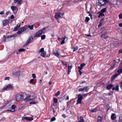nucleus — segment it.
<instances>
[{
  "mask_svg": "<svg viewBox=\"0 0 122 122\" xmlns=\"http://www.w3.org/2000/svg\"><path fill=\"white\" fill-rule=\"evenodd\" d=\"M120 68H121L119 69L117 71V72L119 73V74H118L117 73H116L112 76L111 79V81H113L116 77L118 75H119L121 73H122V61H121L120 64Z\"/></svg>",
  "mask_w": 122,
  "mask_h": 122,
  "instance_id": "1",
  "label": "nucleus"
},
{
  "mask_svg": "<svg viewBox=\"0 0 122 122\" xmlns=\"http://www.w3.org/2000/svg\"><path fill=\"white\" fill-rule=\"evenodd\" d=\"M17 36V34H15L13 35H10L9 36H7L6 37H4L5 36H4V37L2 39V41H3L4 42L6 41H9V40H8V39L9 38H11L12 37H15Z\"/></svg>",
  "mask_w": 122,
  "mask_h": 122,
  "instance_id": "2",
  "label": "nucleus"
},
{
  "mask_svg": "<svg viewBox=\"0 0 122 122\" xmlns=\"http://www.w3.org/2000/svg\"><path fill=\"white\" fill-rule=\"evenodd\" d=\"M23 98V95L22 94L19 93L17 95L16 100L17 101H20Z\"/></svg>",
  "mask_w": 122,
  "mask_h": 122,
  "instance_id": "3",
  "label": "nucleus"
},
{
  "mask_svg": "<svg viewBox=\"0 0 122 122\" xmlns=\"http://www.w3.org/2000/svg\"><path fill=\"white\" fill-rule=\"evenodd\" d=\"M77 97L78 99L77 101V102L76 104V105H77L78 104H81V101L83 98L82 96L80 94L78 95Z\"/></svg>",
  "mask_w": 122,
  "mask_h": 122,
  "instance_id": "4",
  "label": "nucleus"
},
{
  "mask_svg": "<svg viewBox=\"0 0 122 122\" xmlns=\"http://www.w3.org/2000/svg\"><path fill=\"white\" fill-rule=\"evenodd\" d=\"M105 2L103 0H99L97 2V5L100 6H101L106 5Z\"/></svg>",
  "mask_w": 122,
  "mask_h": 122,
  "instance_id": "5",
  "label": "nucleus"
},
{
  "mask_svg": "<svg viewBox=\"0 0 122 122\" xmlns=\"http://www.w3.org/2000/svg\"><path fill=\"white\" fill-rule=\"evenodd\" d=\"M33 40V37L31 36H30L29 37L28 39L27 40L26 42L25 43L23 47H24V46L27 45L31 41Z\"/></svg>",
  "mask_w": 122,
  "mask_h": 122,
  "instance_id": "6",
  "label": "nucleus"
},
{
  "mask_svg": "<svg viewBox=\"0 0 122 122\" xmlns=\"http://www.w3.org/2000/svg\"><path fill=\"white\" fill-rule=\"evenodd\" d=\"M26 29V28L24 27H22L19 29L18 31L17 32V33L18 35H20L23 32L25 31Z\"/></svg>",
  "mask_w": 122,
  "mask_h": 122,
  "instance_id": "7",
  "label": "nucleus"
},
{
  "mask_svg": "<svg viewBox=\"0 0 122 122\" xmlns=\"http://www.w3.org/2000/svg\"><path fill=\"white\" fill-rule=\"evenodd\" d=\"M42 33L40 30L36 32L35 34V35L34 36V37H40L42 36Z\"/></svg>",
  "mask_w": 122,
  "mask_h": 122,
  "instance_id": "8",
  "label": "nucleus"
},
{
  "mask_svg": "<svg viewBox=\"0 0 122 122\" xmlns=\"http://www.w3.org/2000/svg\"><path fill=\"white\" fill-rule=\"evenodd\" d=\"M11 9L14 14H16L18 10L17 7L15 6H12L11 7Z\"/></svg>",
  "mask_w": 122,
  "mask_h": 122,
  "instance_id": "9",
  "label": "nucleus"
},
{
  "mask_svg": "<svg viewBox=\"0 0 122 122\" xmlns=\"http://www.w3.org/2000/svg\"><path fill=\"white\" fill-rule=\"evenodd\" d=\"M22 120H25L29 121H31L33 120V118L32 117H22Z\"/></svg>",
  "mask_w": 122,
  "mask_h": 122,
  "instance_id": "10",
  "label": "nucleus"
},
{
  "mask_svg": "<svg viewBox=\"0 0 122 122\" xmlns=\"http://www.w3.org/2000/svg\"><path fill=\"white\" fill-rule=\"evenodd\" d=\"M100 37L102 39L103 38L106 39L108 38V36L107 35V33L106 32H104L101 36Z\"/></svg>",
  "mask_w": 122,
  "mask_h": 122,
  "instance_id": "11",
  "label": "nucleus"
},
{
  "mask_svg": "<svg viewBox=\"0 0 122 122\" xmlns=\"http://www.w3.org/2000/svg\"><path fill=\"white\" fill-rule=\"evenodd\" d=\"M61 14V12H58L55 15V18L56 19H58L59 18H62Z\"/></svg>",
  "mask_w": 122,
  "mask_h": 122,
  "instance_id": "12",
  "label": "nucleus"
},
{
  "mask_svg": "<svg viewBox=\"0 0 122 122\" xmlns=\"http://www.w3.org/2000/svg\"><path fill=\"white\" fill-rule=\"evenodd\" d=\"M12 87L13 86L9 84L5 86V87H4L2 89V90H8L9 89L12 88Z\"/></svg>",
  "mask_w": 122,
  "mask_h": 122,
  "instance_id": "13",
  "label": "nucleus"
},
{
  "mask_svg": "<svg viewBox=\"0 0 122 122\" xmlns=\"http://www.w3.org/2000/svg\"><path fill=\"white\" fill-rule=\"evenodd\" d=\"M88 87L87 86H85L83 88H80L78 91L79 92H82L85 90V91L86 92H87L88 91L89 89H87Z\"/></svg>",
  "mask_w": 122,
  "mask_h": 122,
  "instance_id": "14",
  "label": "nucleus"
},
{
  "mask_svg": "<svg viewBox=\"0 0 122 122\" xmlns=\"http://www.w3.org/2000/svg\"><path fill=\"white\" fill-rule=\"evenodd\" d=\"M9 19H5L3 22V26L7 25L9 23Z\"/></svg>",
  "mask_w": 122,
  "mask_h": 122,
  "instance_id": "15",
  "label": "nucleus"
},
{
  "mask_svg": "<svg viewBox=\"0 0 122 122\" xmlns=\"http://www.w3.org/2000/svg\"><path fill=\"white\" fill-rule=\"evenodd\" d=\"M16 106L14 105H12L11 106V108L12 109L8 110H7L8 111H10L12 112H14L15 111V107Z\"/></svg>",
  "mask_w": 122,
  "mask_h": 122,
  "instance_id": "16",
  "label": "nucleus"
},
{
  "mask_svg": "<svg viewBox=\"0 0 122 122\" xmlns=\"http://www.w3.org/2000/svg\"><path fill=\"white\" fill-rule=\"evenodd\" d=\"M53 54L57 56H59L60 55L59 52L57 50H55V51L53 52Z\"/></svg>",
  "mask_w": 122,
  "mask_h": 122,
  "instance_id": "17",
  "label": "nucleus"
},
{
  "mask_svg": "<svg viewBox=\"0 0 122 122\" xmlns=\"http://www.w3.org/2000/svg\"><path fill=\"white\" fill-rule=\"evenodd\" d=\"M20 71H18L14 72H13V74L15 76H18L20 75Z\"/></svg>",
  "mask_w": 122,
  "mask_h": 122,
  "instance_id": "18",
  "label": "nucleus"
},
{
  "mask_svg": "<svg viewBox=\"0 0 122 122\" xmlns=\"http://www.w3.org/2000/svg\"><path fill=\"white\" fill-rule=\"evenodd\" d=\"M20 24L19 23L13 29L14 31H16L17 30V29H18L19 27H20Z\"/></svg>",
  "mask_w": 122,
  "mask_h": 122,
  "instance_id": "19",
  "label": "nucleus"
},
{
  "mask_svg": "<svg viewBox=\"0 0 122 122\" xmlns=\"http://www.w3.org/2000/svg\"><path fill=\"white\" fill-rule=\"evenodd\" d=\"M116 118V114L115 113H113L112 114L111 116V118L112 120H114Z\"/></svg>",
  "mask_w": 122,
  "mask_h": 122,
  "instance_id": "20",
  "label": "nucleus"
},
{
  "mask_svg": "<svg viewBox=\"0 0 122 122\" xmlns=\"http://www.w3.org/2000/svg\"><path fill=\"white\" fill-rule=\"evenodd\" d=\"M113 86L112 85L109 84L107 86V88L108 90L111 89L113 87Z\"/></svg>",
  "mask_w": 122,
  "mask_h": 122,
  "instance_id": "21",
  "label": "nucleus"
},
{
  "mask_svg": "<svg viewBox=\"0 0 122 122\" xmlns=\"http://www.w3.org/2000/svg\"><path fill=\"white\" fill-rule=\"evenodd\" d=\"M47 28H48L47 27H44L43 28L41 29L40 30H41L42 33H43L45 32L46 31L47 29Z\"/></svg>",
  "mask_w": 122,
  "mask_h": 122,
  "instance_id": "22",
  "label": "nucleus"
},
{
  "mask_svg": "<svg viewBox=\"0 0 122 122\" xmlns=\"http://www.w3.org/2000/svg\"><path fill=\"white\" fill-rule=\"evenodd\" d=\"M86 65V64L85 63H83L80 65V66H79L78 68L80 70H81L82 69V67Z\"/></svg>",
  "mask_w": 122,
  "mask_h": 122,
  "instance_id": "23",
  "label": "nucleus"
},
{
  "mask_svg": "<svg viewBox=\"0 0 122 122\" xmlns=\"http://www.w3.org/2000/svg\"><path fill=\"white\" fill-rule=\"evenodd\" d=\"M30 98L31 100H33L36 98V96L34 94H31L30 95Z\"/></svg>",
  "mask_w": 122,
  "mask_h": 122,
  "instance_id": "24",
  "label": "nucleus"
},
{
  "mask_svg": "<svg viewBox=\"0 0 122 122\" xmlns=\"http://www.w3.org/2000/svg\"><path fill=\"white\" fill-rule=\"evenodd\" d=\"M99 13V14L98 15V18H100L101 16L102 17L103 16H105L104 14L103 13H102L101 12H98L97 13Z\"/></svg>",
  "mask_w": 122,
  "mask_h": 122,
  "instance_id": "25",
  "label": "nucleus"
},
{
  "mask_svg": "<svg viewBox=\"0 0 122 122\" xmlns=\"http://www.w3.org/2000/svg\"><path fill=\"white\" fill-rule=\"evenodd\" d=\"M97 122H102V118L100 116H99L97 118Z\"/></svg>",
  "mask_w": 122,
  "mask_h": 122,
  "instance_id": "26",
  "label": "nucleus"
},
{
  "mask_svg": "<svg viewBox=\"0 0 122 122\" xmlns=\"http://www.w3.org/2000/svg\"><path fill=\"white\" fill-rule=\"evenodd\" d=\"M46 54V52H44L41 53V56L44 57H46L45 55Z\"/></svg>",
  "mask_w": 122,
  "mask_h": 122,
  "instance_id": "27",
  "label": "nucleus"
},
{
  "mask_svg": "<svg viewBox=\"0 0 122 122\" xmlns=\"http://www.w3.org/2000/svg\"><path fill=\"white\" fill-rule=\"evenodd\" d=\"M107 9L106 8H104L102 9L101 11V12L102 13H104L106 12V10Z\"/></svg>",
  "mask_w": 122,
  "mask_h": 122,
  "instance_id": "28",
  "label": "nucleus"
},
{
  "mask_svg": "<svg viewBox=\"0 0 122 122\" xmlns=\"http://www.w3.org/2000/svg\"><path fill=\"white\" fill-rule=\"evenodd\" d=\"M30 95L28 96L25 99V100L27 101L31 100V99L30 98Z\"/></svg>",
  "mask_w": 122,
  "mask_h": 122,
  "instance_id": "29",
  "label": "nucleus"
},
{
  "mask_svg": "<svg viewBox=\"0 0 122 122\" xmlns=\"http://www.w3.org/2000/svg\"><path fill=\"white\" fill-rule=\"evenodd\" d=\"M97 109L96 108H94V109H92L91 110V112H97Z\"/></svg>",
  "mask_w": 122,
  "mask_h": 122,
  "instance_id": "30",
  "label": "nucleus"
},
{
  "mask_svg": "<svg viewBox=\"0 0 122 122\" xmlns=\"http://www.w3.org/2000/svg\"><path fill=\"white\" fill-rule=\"evenodd\" d=\"M80 120L78 122H84V120L83 118L81 117H80Z\"/></svg>",
  "mask_w": 122,
  "mask_h": 122,
  "instance_id": "31",
  "label": "nucleus"
},
{
  "mask_svg": "<svg viewBox=\"0 0 122 122\" xmlns=\"http://www.w3.org/2000/svg\"><path fill=\"white\" fill-rule=\"evenodd\" d=\"M28 28H29L30 30H32L33 28V25H29L28 26Z\"/></svg>",
  "mask_w": 122,
  "mask_h": 122,
  "instance_id": "32",
  "label": "nucleus"
},
{
  "mask_svg": "<svg viewBox=\"0 0 122 122\" xmlns=\"http://www.w3.org/2000/svg\"><path fill=\"white\" fill-rule=\"evenodd\" d=\"M115 66V63H113L112 66H111L110 69V70H112L113 69Z\"/></svg>",
  "mask_w": 122,
  "mask_h": 122,
  "instance_id": "33",
  "label": "nucleus"
},
{
  "mask_svg": "<svg viewBox=\"0 0 122 122\" xmlns=\"http://www.w3.org/2000/svg\"><path fill=\"white\" fill-rule=\"evenodd\" d=\"M25 51V49L24 48H21L18 51L19 52H24Z\"/></svg>",
  "mask_w": 122,
  "mask_h": 122,
  "instance_id": "34",
  "label": "nucleus"
},
{
  "mask_svg": "<svg viewBox=\"0 0 122 122\" xmlns=\"http://www.w3.org/2000/svg\"><path fill=\"white\" fill-rule=\"evenodd\" d=\"M44 52V49L43 48H41L40 50L39 51V53H40V52Z\"/></svg>",
  "mask_w": 122,
  "mask_h": 122,
  "instance_id": "35",
  "label": "nucleus"
},
{
  "mask_svg": "<svg viewBox=\"0 0 122 122\" xmlns=\"http://www.w3.org/2000/svg\"><path fill=\"white\" fill-rule=\"evenodd\" d=\"M90 19L88 17H86V18L85 20V21L86 22H88L90 20Z\"/></svg>",
  "mask_w": 122,
  "mask_h": 122,
  "instance_id": "36",
  "label": "nucleus"
},
{
  "mask_svg": "<svg viewBox=\"0 0 122 122\" xmlns=\"http://www.w3.org/2000/svg\"><path fill=\"white\" fill-rule=\"evenodd\" d=\"M38 102L37 101H36V102H31L30 103V104H36Z\"/></svg>",
  "mask_w": 122,
  "mask_h": 122,
  "instance_id": "37",
  "label": "nucleus"
},
{
  "mask_svg": "<svg viewBox=\"0 0 122 122\" xmlns=\"http://www.w3.org/2000/svg\"><path fill=\"white\" fill-rule=\"evenodd\" d=\"M54 103H57L58 102V100L56 98H55L54 99Z\"/></svg>",
  "mask_w": 122,
  "mask_h": 122,
  "instance_id": "38",
  "label": "nucleus"
},
{
  "mask_svg": "<svg viewBox=\"0 0 122 122\" xmlns=\"http://www.w3.org/2000/svg\"><path fill=\"white\" fill-rule=\"evenodd\" d=\"M60 92L59 91H58L55 94V96H57L60 94Z\"/></svg>",
  "mask_w": 122,
  "mask_h": 122,
  "instance_id": "39",
  "label": "nucleus"
},
{
  "mask_svg": "<svg viewBox=\"0 0 122 122\" xmlns=\"http://www.w3.org/2000/svg\"><path fill=\"white\" fill-rule=\"evenodd\" d=\"M62 64L64 65H66V66L67 65V62H66L64 61H63L62 62Z\"/></svg>",
  "mask_w": 122,
  "mask_h": 122,
  "instance_id": "40",
  "label": "nucleus"
},
{
  "mask_svg": "<svg viewBox=\"0 0 122 122\" xmlns=\"http://www.w3.org/2000/svg\"><path fill=\"white\" fill-rule=\"evenodd\" d=\"M46 38V36L45 35H43L41 36V39L42 40Z\"/></svg>",
  "mask_w": 122,
  "mask_h": 122,
  "instance_id": "41",
  "label": "nucleus"
},
{
  "mask_svg": "<svg viewBox=\"0 0 122 122\" xmlns=\"http://www.w3.org/2000/svg\"><path fill=\"white\" fill-rule=\"evenodd\" d=\"M119 18L120 19H122V12L120 14L118 15Z\"/></svg>",
  "mask_w": 122,
  "mask_h": 122,
  "instance_id": "42",
  "label": "nucleus"
},
{
  "mask_svg": "<svg viewBox=\"0 0 122 122\" xmlns=\"http://www.w3.org/2000/svg\"><path fill=\"white\" fill-rule=\"evenodd\" d=\"M119 86L118 85L115 88V90L116 91H118L119 90Z\"/></svg>",
  "mask_w": 122,
  "mask_h": 122,
  "instance_id": "43",
  "label": "nucleus"
},
{
  "mask_svg": "<svg viewBox=\"0 0 122 122\" xmlns=\"http://www.w3.org/2000/svg\"><path fill=\"white\" fill-rule=\"evenodd\" d=\"M56 120V118L55 117H53L51 119V121H53L55 120Z\"/></svg>",
  "mask_w": 122,
  "mask_h": 122,
  "instance_id": "44",
  "label": "nucleus"
},
{
  "mask_svg": "<svg viewBox=\"0 0 122 122\" xmlns=\"http://www.w3.org/2000/svg\"><path fill=\"white\" fill-rule=\"evenodd\" d=\"M118 122H122V117H119Z\"/></svg>",
  "mask_w": 122,
  "mask_h": 122,
  "instance_id": "45",
  "label": "nucleus"
},
{
  "mask_svg": "<svg viewBox=\"0 0 122 122\" xmlns=\"http://www.w3.org/2000/svg\"><path fill=\"white\" fill-rule=\"evenodd\" d=\"M78 49V47H76L73 48V51H75L77 50Z\"/></svg>",
  "mask_w": 122,
  "mask_h": 122,
  "instance_id": "46",
  "label": "nucleus"
},
{
  "mask_svg": "<svg viewBox=\"0 0 122 122\" xmlns=\"http://www.w3.org/2000/svg\"><path fill=\"white\" fill-rule=\"evenodd\" d=\"M32 77L34 79L36 77L34 73L32 74Z\"/></svg>",
  "mask_w": 122,
  "mask_h": 122,
  "instance_id": "47",
  "label": "nucleus"
},
{
  "mask_svg": "<svg viewBox=\"0 0 122 122\" xmlns=\"http://www.w3.org/2000/svg\"><path fill=\"white\" fill-rule=\"evenodd\" d=\"M22 2V0H18V3L19 4H21V3Z\"/></svg>",
  "mask_w": 122,
  "mask_h": 122,
  "instance_id": "48",
  "label": "nucleus"
},
{
  "mask_svg": "<svg viewBox=\"0 0 122 122\" xmlns=\"http://www.w3.org/2000/svg\"><path fill=\"white\" fill-rule=\"evenodd\" d=\"M102 22H100L99 24L98 25V27H100L102 25Z\"/></svg>",
  "mask_w": 122,
  "mask_h": 122,
  "instance_id": "49",
  "label": "nucleus"
},
{
  "mask_svg": "<svg viewBox=\"0 0 122 122\" xmlns=\"http://www.w3.org/2000/svg\"><path fill=\"white\" fill-rule=\"evenodd\" d=\"M68 69L71 70V69L72 68V66H68Z\"/></svg>",
  "mask_w": 122,
  "mask_h": 122,
  "instance_id": "50",
  "label": "nucleus"
},
{
  "mask_svg": "<svg viewBox=\"0 0 122 122\" xmlns=\"http://www.w3.org/2000/svg\"><path fill=\"white\" fill-rule=\"evenodd\" d=\"M65 43V41L64 40H62V41H61V45H62L64 44Z\"/></svg>",
  "mask_w": 122,
  "mask_h": 122,
  "instance_id": "51",
  "label": "nucleus"
},
{
  "mask_svg": "<svg viewBox=\"0 0 122 122\" xmlns=\"http://www.w3.org/2000/svg\"><path fill=\"white\" fill-rule=\"evenodd\" d=\"M10 79V77H6L5 78V80H9Z\"/></svg>",
  "mask_w": 122,
  "mask_h": 122,
  "instance_id": "52",
  "label": "nucleus"
},
{
  "mask_svg": "<svg viewBox=\"0 0 122 122\" xmlns=\"http://www.w3.org/2000/svg\"><path fill=\"white\" fill-rule=\"evenodd\" d=\"M34 81V79H31L30 81V83H33V81Z\"/></svg>",
  "mask_w": 122,
  "mask_h": 122,
  "instance_id": "53",
  "label": "nucleus"
},
{
  "mask_svg": "<svg viewBox=\"0 0 122 122\" xmlns=\"http://www.w3.org/2000/svg\"><path fill=\"white\" fill-rule=\"evenodd\" d=\"M104 20V19L102 18L101 20H100V22H102V23L103 20Z\"/></svg>",
  "mask_w": 122,
  "mask_h": 122,
  "instance_id": "54",
  "label": "nucleus"
},
{
  "mask_svg": "<svg viewBox=\"0 0 122 122\" xmlns=\"http://www.w3.org/2000/svg\"><path fill=\"white\" fill-rule=\"evenodd\" d=\"M4 13V11H1L0 12V15H3Z\"/></svg>",
  "mask_w": 122,
  "mask_h": 122,
  "instance_id": "55",
  "label": "nucleus"
},
{
  "mask_svg": "<svg viewBox=\"0 0 122 122\" xmlns=\"http://www.w3.org/2000/svg\"><path fill=\"white\" fill-rule=\"evenodd\" d=\"M89 15L90 16L91 18V19H92V18L93 17H92V14H91V13H90V14H89Z\"/></svg>",
  "mask_w": 122,
  "mask_h": 122,
  "instance_id": "56",
  "label": "nucleus"
},
{
  "mask_svg": "<svg viewBox=\"0 0 122 122\" xmlns=\"http://www.w3.org/2000/svg\"><path fill=\"white\" fill-rule=\"evenodd\" d=\"M86 83V81H82L80 83V84H82L84 83Z\"/></svg>",
  "mask_w": 122,
  "mask_h": 122,
  "instance_id": "57",
  "label": "nucleus"
},
{
  "mask_svg": "<svg viewBox=\"0 0 122 122\" xmlns=\"http://www.w3.org/2000/svg\"><path fill=\"white\" fill-rule=\"evenodd\" d=\"M14 18V16L13 15H12L10 17V18L11 19H13Z\"/></svg>",
  "mask_w": 122,
  "mask_h": 122,
  "instance_id": "58",
  "label": "nucleus"
},
{
  "mask_svg": "<svg viewBox=\"0 0 122 122\" xmlns=\"http://www.w3.org/2000/svg\"><path fill=\"white\" fill-rule=\"evenodd\" d=\"M71 72V70H68V71L67 74L68 75H69L70 73V72Z\"/></svg>",
  "mask_w": 122,
  "mask_h": 122,
  "instance_id": "59",
  "label": "nucleus"
},
{
  "mask_svg": "<svg viewBox=\"0 0 122 122\" xmlns=\"http://www.w3.org/2000/svg\"><path fill=\"white\" fill-rule=\"evenodd\" d=\"M119 53H122V48L119 50Z\"/></svg>",
  "mask_w": 122,
  "mask_h": 122,
  "instance_id": "60",
  "label": "nucleus"
},
{
  "mask_svg": "<svg viewBox=\"0 0 122 122\" xmlns=\"http://www.w3.org/2000/svg\"><path fill=\"white\" fill-rule=\"evenodd\" d=\"M81 70H80L79 69V73H80V75H81V74H82V72L81 71Z\"/></svg>",
  "mask_w": 122,
  "mask_h": 122,
  "instance_id": "61",
  "label": "nucleus"
},
{
  "mask_svg": "<svg viewBox=\"0 0 122 122\" xmlns=\"http://www.w3.org/2000/svg\"><path fill=\"white\" fill-rule=\"evenodd\" d=\"M18 0H14V2L15 3H16L17 2H18Z\"/></svg>",
  "mask_w": 122,
  "mask_h": 122,
  "instance_id": "62",
  "label": "nucleus"
},
{
  "mask_svg": "<svg viewBox=\"0 0 122 122\" xmlns=\"http://www.w3.org/2000/svg\"><path fill=\"white\" fill-rule=\"evenodd\" d=\"M10 11H8L6 13V15H8L9 13H10Z\"/></svg>",
  "mask_w": 122,
  "mask_h": 122,
  "instance_id": "63",
  "label": "nucleus"
},
{
  "mask_svg": "<svg viewBox=\"0 0 122 122\" xmlns=\"http://www.w3.org/2000/svg\"><path fill=\"white\" fill-rule=\"evenodd\" d=\"M119 25L120 26L122 27V23H119Z\"/></svg>",
  "mask_w": 122,
  "mask_h": 122,
  "instance_id": "64",
  "label": "nucleus"
}]
</instances>
